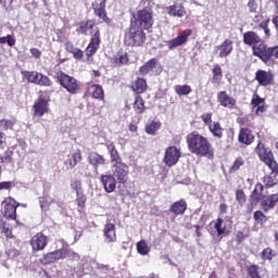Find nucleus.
Returning a JSON list of instances; mask_svg holds the SVG:
<instances>
[{
    "mask_svg": "<svg viewBox=\"0 0 278 278\" xmlns=\"http://www.w3.org/2000/svg\"><path fill=\"white\" fill-rule=\"evenodd\" d=\"M186 142L188 150L197 157H207L212 160L214 157L215 149L207 137L199 134L194 130L187 135Z\"/></svg>",
    "mask_w": 278,
    "mask_h": 278,
    "instance_id": "f257e3e1",
    "label": "nucleus"
},
{
    "mask_svg": "<svg viewBox=\"0 0 278 278\" xmlns=\"http://www.w3.org/2000/svg\"><path fill=\"white\" fill-rule=\"evenodd\" d=\"M92 29L94 30L92 31ZM88 31H90L91 37L86 48V56L90 59L101 47V30L97 27V22H94V20L80 21L76 23V34H78V36H88Z\"/></svg>",
    "mask_w": 278,
    "mask_h": 278,
    "instance_id": "f03ea898",
    "label": "nucleus"
},
{
    "mask_svg": "<svg viewBox=\"0 0 278 278\" xmlns=\"http://www.w3.org/2000/svg\"><path fill=\"white\" fill-rule=\"evenodd\" d=\"M147 41V34L139 27L130 24L124 35V45L126 47H142Z\"/></svg>",
    "mask_w": 278,
    "mask_h": 278,
    "instance_id": "7ed1b4c3",
    "label": "nucleus"
},
{
    "mask_svg": "<svg viewBox=\"0 0 278 278\" xmlns=\"http://www.w3.org/2000/svg\"><path fill=\"white\" fill-rule=\"evenodd\" d=\"M257 157L263 164H266L274 175H278V163L275 160V154L270 148H266L264 142L258 141L257 146L254 149Z\"/></svg>",
    "mask_w": 278,
    "mask_h": 278,
    "instance_id": "20e7f679",
    "label": "nucleus"
},
{
    "mask_svg": "<svg viewBox=\"0 0 278 278\" xmlns=\"http://www.w3.org/2000/svg\"><path fill=\"white\" fill-rule=\"evenodd\" d=\"M255 58H260L266 66H273L275 60H278V46L268 47L266 43H260L254 49Z\"/></svg>",
    "mask_w": 278,
    "mask_h": 278,
    "instance_id": "39448f33",
    "label": "nucleus"
},
{
    "mask_svg": "<svg viewBox=\"0 0 278 278\" xmlns=\"http://www.w3.org/2000/svg\"><path fill=\"white\" fill-rule=\"evenodd\" d=\"M130 25L140 27L141 29H151L153 27V13L147 9H142L132 14Z\"/></svg>",
    "mask_w": 278,
    "mask_h": 278,
    "instance_id": "423d86ee",
    "label": "nucleus"
},
{
    "mask_svg": "<svg viewBox=\"0 0 278 278\" xmlns=\"http://www.w3.org/2000/svg\"><path fill=\"white\" fill-rule=\"evenodd\" d=\"M22 77L26 79L28 84H35L36 86H43L46 88L53 86V81H51L49 76L36 71H22Z\"/></svg>",
    "mask_w": 278,
    "mask_h": 278,
    "instance_id": "0eeeda50",
    "label": "nucleus"
},
{
    "mask_svg": "<svg viewBox=\"0 0 278 278\" xmlns=\"http://www.w3.org/2000/svg\"><path fill=\"white\" fill-rule=\"evenodd\" d=\"M56 79L62 88L66 90L70 94H77L81 90V85L76 80L75 77L61 72Z\"/></svg>",
    "mask_w": 278,
    "mask_h": 278,
    "instance_id": "6e6552de",
    "label": "nucleus"
},
{
    "mask_svg": "<svg viewBox=\"0 0 278 278\" xmlns=\"http://www.w3.org/2000/svg\"><path fill=\"white\" fill-rule=\"evenodd\" d=\"M45 94H49V91H39V97L33 105V114L38 118H42L45 114H49V98H45Z\"/></svg>",
    "mask_w": 278,
    "mask_h": 278,
    "instance_id": "1a4fd4ad",
    "label": "nucleus"
},
{
    "mask_svg": "<svg viewBox=\"0 0 278 278\" xmlns=\"http://www.w3.org/2000/svg\"><path fill=\"white\" fill-rule=\"evenodd\" d=\"M181 159V149L176 146H169L165 149L163 163L165 166L172 167L175 166Z\"/></svg>",
    "mask_w": 278,
    "mask_h": 278,
    "instance_id": "9d476101",
    "label": "nucleus"
},
{
    "mask_svg": "<svg viewBox=\"0 0 278 278\" xmlns=\"http://www.w3.org/2000/svg\"><path fill=\"white\" fill-rule=\"evenodd\" d=\"M105 3H108V0H94L91 3V8L93 10L94 16L100 18V21H102L106 25H111L112 18L108 16V11L105 10Z\"/></svg>",
    "mask_w": 278,
    "mask_h": 278,
    "instance_id": "9b49d317",
    "label": "nucleus"
},
{
    "mask_svg": "<svg viewBox=\"0 0 278 278\" xmlns=\"http://www.w3.org/2000/svg\"><path fill=\"white\" fill-rule=\"evenodd\" d=\"M243 42L248 47H252L253 55H255V49H260V45L264 43V41H262V37L253 30H249L243 34Z\"/></svg>",
    "mask_w": 278,
    "mask_h": 278,
    "instance_id": "f8f14e48",
    "label": "nucleus"
},
{
    "mask_svg": "<svg viewBox=\"0 0 278 278\" xmlns=\"http://www.w3.org/2000/svg\"><path fill=\"white\" fill-rule=\"evenodd\" d=\"M189 36H192V29L187 28L181 31L176 38L168 40L166 42V46L168 47L169 51H173V49H177V47L186 45L188 42Z\"/></svg>",
    "mask_w": 278,
    "mask_h": 278,
    "instance_id": "ddd939ff",
    "label": "nucleus"
},
{
    "mask_svg": "<svg viewBox=\"0 0 278 278\" xmlns=\"http://www.w3.org/2000/svg\"><path fill=\"white\" fill-rule=\"evenodd\" d=\"M255 80L258 86H273L275 84V74L273 72H266L265 70H257L255 73Z\"/></svg>",
    "mask_w": 278,
    "mask_h": 278,
    "instance_id": "4468645a",
    "label": "nucleus"
},
{
    "mask_svg": "<svg viewBox=\"0 0 278 278\" xmlns=\"http://www.w3.org/2000/svg\"><path fill=\"white\" fill-rule=\"evenodd\" d=\"M217 101L222 108H227L228 110H236L238 108V101L236 98L227 94V91H219L217 93Z\"/></svg>",
    "mask_w": 278,
    "mask_h": 278,
    "instance_id": "2eb2a0df",
    "label": "nucleus"
},
{
    "mask_svg": "<svg viewBox=\"0 0 278 278\" xmlns=\"http://www.w3.org/2000/svg\"><path fill=\"white\" fill-rule=\"evenodd\" d=\"M3 208H4V216L5 218H10L11 220H16V207H18V203H16V200L12 198H7L2 202Z\"/></svg>",
    "mask_w": 278,
    "mask_h": 278,
    "instance_id": "dca6fc26",
    "label": "nucleus"
},
{
    "mask_svg": "<svg viewBox=\"0 0 278 278\" xmlns=\"http://www.w3.org/2000/svg\"><path fill=\"white\" fill-rule=\"evenodd\" d=\"M238 142L240 144H244L245 147H251V144L255 142V135H253V130L249 128H240Z\"/></svg>",
    "mask_w": 278,
    "mask_h": 278,
    "instance_id": "f3484780",
    "label": "nucleus"
},
{
    "mask_svg": "<svg viewBox=\"0 0 278 278\" xmlns=\"http://www.w3.org/2000/svg\"><path fill=\"white\" fill-rule=\"evenodd\" d=\"M111 64L115 68H121V66H128L129 64V53L118 51L116 55L111 59Z\"/></svg>",
    "mask_w": 278,
    "mask_h": 278,
    "instance_id": "a211bd4d",
    "label": "nucleus"
},
{
    "mask_svg": "<svg viewBox=\"0 0 278 278\" xmlns=\"http://www.w3.org/2000/svg\"><path fill=\"white\" fill-rule=\"evenodd\" d=\"M64 257H66V249L56 250L46 254L41 262L42 264H53L54 262H58V260H64Z\"/></svg>",
    "mask_w": 278,
    "mask_h": 278,
    "instance_id": "6ab92c4d",
    "label": "nucleus"
},
{
    "mask_svg": "<svg viewBox=\"0 0 278 278\" xmlns=\"http://www.w3.org/2000/svg\"><path fill=\"white\" fill-rule=\"evenodd\" d=\"M49 243V239L47 236L42 233H37L31 238L30 244L33 247V251H43L45 247Z\"/></svg>",
    "mask_w": 278,
    "mask_h": 278,
    "instance_id": "aec40b11",
    "label": "nucleus"
},
{
    "mask_svg": "<svg viewBox=\"0 0 278 278\" xmlns=\"http://www.w3.org/2000/svg\"><path fill=\"white\" fill-rule=\"evenodd\" d=\"M166 11L169 16H174L177 18H184V16H186V14H188L186 12V7H184V3H174L169 7H167Z\"/></svg>",
    "mask_w": 278,
    "mask_h": 278,
    "instance_id": "412c9836",
    "label": "nucleus"
},
{
    "mask_svg": "<svg viewBox=\"0 0 278 278\" xmlns=\"http://www.w3.org/2000/svg\"><path fill=\"white\" fill-rule=\"evenodd\" d=\"M88 162L93 166L96 173H99V166H105L106 160L98 152H90L88 155Z\"/></svg>",
    "mask_w": 278,
    "mask_h": 278,
    "instance_id": "4be33fe9",
    "label": "nucleus"
},
{
    "mask_svg": "<svg viewBox=\"0 0 278 278\" xmlns=\"http://www.w3.org/2000/svg\"><path fill=\"white\" fill-rule=\"evenodd\" d=\"M103 236L105 242H116V225L106 222L103 228Z\"/></svg>",
    "mask_w": 278,
    "mask_h": 278,
    "instance_id": "5701e85b",
    "label": "nucleus"
},
{
    "mask_svg": "<svg viewBox=\"0 0 278 278\" xmlns=\"http://www.w3.org/2000/svg\"><path fill=\"white\" fill-rule=\"evenodd\" d=\"M219 58H228L233 51V41L231 39H225L218 47Z\"/></svg>",
    "mask_w": 278,
    "mask_h": 278,
    "instance_id": "b1692460",
    "label": "nucleus"
},
{
    "mask_svg": "<svg viewBox=\"0 0 278 278\" xmlns=\"http://www.w3.org/2000/svg\"><path fill=\"white\" fill-rule=\"evenodd\" d=\"M132 92L135 94H144L147 90H149V85L147 84V79L138 77L130 86Z\"/></svg>",
    "mask_w": 278,
    "mask_h": 278,
    "instance_id": "393cba45",
    "label": "nucleus"
},
{
    "mask_svg": "<svg viewBox=\"0 0 278 278\" xmlns=\"http://www.w3.org/2000/svg\"><path fill=\"white\" fill-rule=\"evenodd\" d=\"M278 203V193H274L270 195H265V199L262 200L261 205L264 212H270Z\"/></svg>",
    "mask_w": 278,
    "mask_h": 278,
    "instance_id": "a878e982",
    "label": "nucleus"
},
{
    "mask_svg": "<svg viewBox=\"0 0 278 278\" xmlns=\"http://www.w3.org/2000/svg\"><path fill=\"white\" fill-rule=\"evenodd\" d=\"M266 194H268V192L264 191V185L257 184L251 193L252 203H260V201H264Z\"/></svg>",
    "mask_w": 278,
    "mask_h": 278,
    "instance_id": "bb28decb",
    "label": "nucleus"
},
{
    "mask_svg": "<svg viewBox=\"0 0 278 278\" xmlns=\"http://www.w3.org/2000/svg\"><path fill=\"white\" fill-rule=\"evenodd\" d=\"M89 94L97 101H105V91L101 85L93 84L89 87Z\"/></svg>",
    "mask_w": 278,
    "mask_h": 278,
    "instance_id": "cd10ccee",
    "label": "nucleus"
},
{
    "mask_svg": "<svg viewBox=\"0 0 278 278\" xmlns=\"http://www.w3.org/2000/svg\"><path fill=\"white\" fill-rule=\"evenodd\" d=\"M101 181L105 192H114L116 190V178L112 175H102Z\"/></svg>",
    "mask_w": 278,
    "mask_h": 278,
    "instance_id": "c85d7f7f",
    "label": "nucleus"
},
{
    "mask_svg": "<svg viewBox=\"0 0 278 278\" xmlns=\"http://www.w3.org/2000/svg\"><path fill=\"white\" fill-rule=\"evenodd\" d=\"M132 108L135 110V114H144V112H147L144 98H142L140 94H136Z\"/></svg>",
    "mask_w": 278,
    "mask_h": 278,
    "instance_id": "c756f323",
    "label": "nucleus"
},
{
    "mask_svg": "<svg viewBox=\"0 0 278 278\" xmlns=\"http://www.w3.org/2000/svg\"><path fill=\"white\" fill-rule=\"evenodd\" d=\"M65 50L67 53H72L75 60H84V51L79 48H76L72 41L65 42Z\"/></svg>",
    "mask_w": 278,
    "mask_h": 278,
    "instance_id": "7c9ffc66",
    "label": "nucleus"
},
{
    "mask_svg": "<svg viewBox=\"0 0 278 278\" xmlns=\"http://www.w3.org/2000/svg\"><path fill=\"white\" fill-rule=\"evenodd\" d=\"M208 131L212 134L214 138H217V140H220L223 138V134L225 131V128L220 125V122H213L208 125Z\"/></svg>",
    "mask_w": 278,
    "mask_h": 278,
    "instance_id": "2f4dec72",
    "label": "nucleus"
},
{
    "mask_svg": "<svg viewBox=\"0 0 278 278\" xmlns=\"http://www.w3.org/2000/svg\"><path fill=\"white\" fill-rule=\"evenodd\" d=\"M106 151H109V153H110L112 164H114L116 162H121V160H123L121 157V154L118 153V150L116 149V146L114 144V142L106 144Z\"/></svg>",
    "mask_w": 278,
    "mask_h": 278,
    "instance_id": "473e14b6",
    "label": "nucleus"
},
{
    "mask_svg": "<svg viewBox=\"0 0 278 278\" xmlns=\"http://www.w3.org/2000/svg\"><path fill=\"white\" fill-rule=\"evenodd\" d=\"M81 150H76L73 154H70L67 156V162L66 164L68 165L70 168H75L79 162H81Z\"/></svg>",
    "mask_w": 278,
    "mask_h": 278,
    "instance_id": "72a5a7b5",
    "label": "nucleus"
},
{
    "mask_svg": "<svg viewBox=\"0 0 278 278\" xmlns=\"http://www.w3.org/2000/svg\"><path fill=\"white\" fill-rule=\"evenodd\" d=\"M113 164V174L114 175H127L129 173V166L127 164L123 163V160L117 161Z\"/></svg>",
    "mask_w": 278,
    "mask_h": 278,
    "instance_id": "f704fd0d",
    "label": "nucleus"
},
{
    "mask_svg": "<svg viewBox=\"0 0 278 278\" xmlns=\"http://www.w3.org/2000/svg\"><path fill=\"white\" fill-rule=\"evenodd\" d=\"M187 207L188 204L186 203V200H180L170 206V212H173V214L176 216H179V214H184V212H186Z\"/></svg>",
    "mask_w": 278,
    "mask_h": 278,
    "instance_id": "c9c22d12",
    "label": "nucleus"
},
{
    "mask_svg": "<svg viewBox=\"0 0 278 278\" xmlns=\"http://www.w3.org/2000/svg\"><path fill=\"white\" fill-rule=\"evenodd\" d=\"M155 66H157V59H150L149 61L146 62L144 65H142L139 68V73L140 75H149V73H151V71H153Z\"/></svg>",
    "mask_w": 278,
    "mask_h": 278,
    "instance_id": "e433bc0d",
    "label": "nucleus"
},
{
    "mask_svg": "<svg viewBox=\"0 0 278 278\" xmlns=\"http://www.w3.org/2000/svg\"><path fill=\"white\" fill-rule=\"evenodd\" d=\"M213 77H212V84H220L223 80V67L220 65L215 64L213 65Z\"/></svg>",
    "mask_w": 278,
    "mask_h": 278,
    "instance_id": "4c0bfd02",
    "label": "nucleus"
},
{
    "mask_svg": "<svg viewBox=\"0 0 278 278\" xmlns=\"http://www.w3.org/2000/svg\"><path fill=\"white\" fill-rule=\"evenodd\" d=\"M161 127L162 123L152 121L146 125V134H148V136H155Z\"/></svg>",
    "mask_w": 278,
    "mask_h": 278,
    "instance_id": "58836bf2",
    "label": "nucleus"
},
{
    "mask_svg": "<svg viewBox=\"0 0 278 278\" xmlns=\"http://www.w3.org/2000/svg\"><path fill=\"white\" fill-rule=\"evenodd\" d=\"M174 90L178 97H188L192 92V87L190 85H176Z\"/></svg>",
    "mask_w": 278,
    "mask_h": 278,
    "instance_id": "ea45409f",
    "label": "nucleus"
},
{
    "mask_svg": "<svg viewBox=\"0 0 278 278\" xmlns=\"http://www.w3.org/2000/svg\"><path fill=\"white\" fill-rule=\"evenodd\" d=\"M137 251L139 255H149V253H151V248L147 244V241L141 240L137 243Z\"/></svg>",
    "mask_w": 278,
    "mask_h": 278,
    "instance_id": "a19ab883",
    "label": "nucleus"
},
{
    "mask_svg": "<svg viewBox=\"0 0 278 278\" xmlns=\"http://www.w3.org/2000/svg\"><path fill=\"white\" fill-rule=\"evenodd\" d=\"M16 125V119H0V130L8 131V129H14Z\"/></svg>",
    "mask_w": 278,
    "mask_h": 278,
    "instance_id": "79ce46f5",
    "label": "nucleus"
},
{
    "mask_svg": "<svg viewBox=\"0 0 278 278\" xmlns=\"http://www.w3.org/2000/svg\"><path fill=\"white\" fill-rule=\"evenodd\" d=\"M242 166H244V159L242 156H238L235 160L231 167L229 168V173H238V170H240V168H242Z\"/></svg>",
    "mask_w": 278,
    "mask_h": 278,
    "instance_id": "37998d69",
    "label": "nucleus"
},
{
    "mask_svg": "<svg viewBox=\"0 0 278 278\" xmlns=\"http://www.w3.org/2000/svg\"><path fill=\"white\" fill-rule=\"evenodd\" d=\"M12 155H14V152L10 149H8L5 152H4V155H1L0 154V162L1 164H13V160H12Z\"/></svg>",
    "mask_w": 278,
    "mask_h": 278,
    "instance_id": "c03bdc74",
    "label": "nucleus"
},
{
    "mask_svg": "<svg viewBox=\"0 0 278 278\" xmlns=\"http://www.w3.org/2000/svg\"><path fill=\"white\" fill-rule=\"evenodd\" d=\"M0 45H8L9 47H14L16 45V39H14V36L7 35L4 37H0Z\"/></svg>",
    "mask_w": 278,
    "mask_h": 278,
    "instance_id": "a18cd8bd",
    "label": "nucleus"
},
{
    "mask_svg": "<svg viewBox=\"0 0 278 278\" xmlns=\"http://www.w3.org/2000/svg\"><path fill=\"white\" fill-rule=\"evenodd\" d=\"M262 103H264V98L260 97V94H257V93H254L251 99V105H252L253 110H255V108L262 105Z\"/></svg>",
    "mask_w": 278,
    "mask_h": 278,
    "instance_id": "49530a36",
    "label": "nucleus"
},
{
    "mask_svg": "<svg viewBox=\"0 0 278 278\" xmlns=\"http://www.w3.org/2000/svg\"><path fill=\"white\" fill-rule=\"evenodd\" d=\"M260 267L257 265H251L249 268H248V273L250 275L251 278H262L260 276Z\"/></svg>",
    "mask_w": 278,
    "mask_h": 278,
    "instance_id": "de8ad7c7",
    "label": "nucleus"
},
{
    "mask_svg": "<svg viewBox=\"0 0 278 278\" xmlns=\"http://www.w3.org/2000/svg\"><path fill=\"white\" fill-rule=\"evenodd\" d=\"M254 220H257L258 223H261V225H264V223H266L268 218L262 211H256L254 212Z\"/></svg>",
    "mask_w": 278,
    "mask_h": 278,
    "instance_id": "09e8293b",
    "label": "nucleus"
},
{
    "mask_svg": "<svg viewBox=\"0 0 278 278\" xmlns=\"http://www.w3.org/2000/svg\"><path fill=\"white\" fill-rule=\"evenodd\" d=\"M275 175H265L263 178L264 184H266L269 188H271V186H275V184H277V181L275 180Z\"/></svg>",
    "mask_w": 278,
    "mask_h": 278,
    "instance_id": "8fccbe9b",
    "label": "nucleus"
},
{
    "mask_svg": "<svg viewBox=\"0 0 278 278\" xmlns=\"http://www.w3.org/2000/svg\"><path fill=\"white\" fill-rule=\"evenodd\" d=\"M214 227L217 231V236H223V233H225V227L223 228V218H217Z\"/></svg>",
    "mask_w": 278,
    "mask_h": 278,
    "instance_id": "3c124183",
    "label": "nucleus"
},
{
    "mask_svg": "<svg viewBox=\"0 0 278 278\" xmlns=\"http://www.w3.org/2000/svg\"><path fill=\"white\" fill-rule=\"evenodd\" d=\"M236 199L240 205H243V203H247V195L244 194V191L237 190L236 192Z\"/></svg>",
    "mask_w": 278,
    "mask_h": 278,
    "instance_id": "603ef678",
    "label": "nucleus"
},
{
    "mask_svg": "<svg viewBox=\"0 0 278 278\" xmlns=\"http://www.w3.org/2000/svg\"><path fill=\"white\" fill-rule=\"evenodd\" d=\"M212 116H214L213 113H205L201 115V119L204 123V125H207V127H210V125H212Z\"/></svg>",
    "mask_w": 278,
    "mask_h": 278,
    "instance_id": "864d4df0",
    "label": "nucleus"
},
{
    "mask_svg": "<svg viewBox=\"0 0 278 278\" xmlns=\"http://www.w3.org/2000/svg\"><path fill=\"white\" fill-rule=\"evenodd\" d=\"M12 3H14V0H0V5L5 12L12 10Z\"/></svg>",
    "mask_w": 278,
    "mask_h": 278,
    "instance_id": "5fc2aeb1",
    "label": "nucleus"
},
{
    "mask_svg": "<svg viewBox=\"0 0 278 278\" xmlns=\"http://www.w3.org/2000/svg\"><path fill=\"white\" fill-rule=\"evenodd\" d=\"M262 257L263 260H273V257H275V255L273 254V250L270 248L264 249L262 252Z\"/></svg>",
    "mask_w": 278,
    "mask_h": 278,
    "instance_id": "6e6d98bb",
    "label": "nucleus"
},
{
    "mask_svg": "<svg viewBox=\"0 0 278 278\" xmlns=\"http://www.w3.org/2000/svg\"><path fill=\"white\" fill-rule=\"evenodd\" d=\"M77 205L80 210H84V205H86V195L83 193H77Z\"/></svg>",
    "mask_w": 278,
    "mask_h": 278,
    "instance_id": "4d7b16f0",
    "label": "nucleus"
},
{
    "mask_svg": "<svg viewBox=\"0 0 278 278\" xmlns=\"http://www.w3.org/2000/svg\"><path fill=\"white\" fill-rule=\"evenodd\" d=\"M70 260H74V261H79V254H77V252L73 251V250H66V256Z\"/></svg>",
    "mask_w": 278,
    "mask_h": 278,
    "instance_id": "13d9d810",
    "label": "nucleus"
},
{
    "mask_svg": "<svg viewBox=\"0 0 278 278\" xmlns=\"http://www.w3.org/2000/svg\"><path fill=\"white\" fill-rule=\"evenodd\" d=\"M72 189L75 190L76 194L81 193V182L79 180H75L72 182Z\"/></svg>",
    "mask_w": 278,
    "mask_h": 278,
    "instance_id": "bf43d9fd",
    "label": "nucleus"
},
{
    "mask_svg": "<svg viewBox=\"0 0 278 278\" xmlns=\"http://www.w3.org/2000/svg\"><path fill=\"white\" fill-rule=\"evenodd\" d=\"M248 8L250 12L255 14V12H257V2L255 0H249Z\"/></svg>",
    "mask_w": 278,
    "mask_h": 278,
    "instance_id": "052dcab7",
    "label": "nucleus"
},
{
    "mask_svg": "<svg viewBox=\"0 0 278 278\" xmlns=\"http://www.w3.org/2000/svg\"><path fill=\"white\" fill-rule=\"evenodd\" d=\"M30 53L35 60H40V58H42V52L38 50V48H31Z\"/></svg>",
    "mask_w": 278,
    "mask_h": 278,
    "instance_id": "680f3d73",
    "label": "nucleus"
},
{
    "mask_svg": "<svg viewBox=\"0 0 278 278\" xmlns=\"http://www.w3.org/2000/svg\"><path fill=\"white\" fill-rule=\"evenodd\" d=\"M7 146L5 134L0 131V150H4Z\"/></svg>",
    "mask_w": 278,
    "mask_h": 278,
    "instance_id": "e2e57ef3",
    "label": "nucleus"
},
{
    "mask_svg": "<svg viewBox=\"0 0 278 278\" xmlns=\"http://www.w3.org/2000/svg\"><path fill=\"white\" fill-rule=\"evenodd\" d=\"M12 188V181L0 182V190H10Z\"/></svg>",
    "mask_w": 278,
    "mask_h": 278,
    "instance_id": "0e129e2a",
    "label": "nucleus"
},
{
    "mask_svg": "<svg viewBox=\"0 0 278 278\" xmlns=\"http://www.w3.org/2000/svg\"><path fill=\"white\" fill-rule=\"evenodd\" d=\"M2 233H4V236H7V238H12V229L3 226L2 227Z\"/></svg>",
    "mask_w": 278,
    "mask_h": 278,
    "instance_id": "69168bd1",
    "label": "nucleus"
},
{
    "mask_svg": "<svg viewBox=\"0 0 278 278\" xmlns=\"http://www.w3.org/2000/svg\"><path fill=\"white\" fill-rule=\"evenodd\" d=\"M271 23H273L276 31H278V14L273 16Z\"/></svg>",
    "mask_w": 278,
    "mask_h": 278,
    "instance_id": "338daca9",
    "label": "nucleus"
},
{
    "mask_svg": "<svg viewBox=\"0 0 278 278\" xmlns=\"http://www.w3.org/2000/svg\"><path fill=\"white\" fill-rule=\"evenodd\" d=\"M117 177V181L119 184H125L127 181V176L126 175H119V176H116Z\"/></svg>",
    "mask_w": 278,
    "mask_h": 278,
    "instance_id": "774afa93",
    "label": "nucleus"
}]
</instances>
